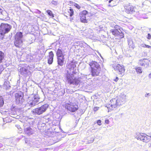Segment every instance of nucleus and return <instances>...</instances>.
I'll return each mask as SVG.
<instances>
[{
  "mask_svg": "<svg viewBox=\"0 0 151 151\" xmlns=\"http://www.w3.org/2000/svg\"><path fill=\"white\" fill-rule=\"evenodd\" d=\"M74 74L68 71L65 76L66 81L70 84L77 85L80 83V81L78 78L74 77Z\"/></svg>",
  "mask_w": 151,
  "mask_h": 151,
  "instance_id": "obj_1",
  "label": "nucleus"
},
{
  "mask_svg": "<svg viewBox=\"0 0 151 151\" xmlns=\"http://www.w3.org/2000/svg\"><path fill=\"white\" fill-rule=\"evenodd\" d=\"M12 26L8 24L1 23L0 25V37L3 39L6 34L8 33L12 28Z\"/></svg>",
  "mask_w": 151,
  "mask_h": 151,
  "instance_id": "obj_2",
  "label": "nucleus"
},
{
  "mask_svg": "<svg viewBox=\"0 0 151 151\" xmlns=\"http://www.w3.org/2000/svg\"><path fill=\"white\" fill-rule=\"evenodd\" d=\"M126 102L117 98L116 99H113L110 100V103L109 105L111 107V109H113L117 106H120L124 104Z\"/></svg>",
  "mask_w": 151,
  "mask_h": 151,
  "instance_id": "obj_3",
  "label": "nucleus"
},
{
  "mask_svg": "<svg viewBox=\"0 0 151 151\" xmlns=\"http://www.w3.org/2000/svg\"><path fill=\"white\" fill-rule=\"evenodd\" d=\"M22 33L19 32H17L15 37L14 44L17 47H20L22 45V38L23 37Z\"/></svg>",
  "mask_w": 151,
  "mask_h": 151,
  "instance_id": "obj_4",
  "label": "nucleus"
},
{
  "mask_svg": "<svg viewBox=\"0 0 151 151\" xmlns=\"http://www.w3.org/2000/svg\"><path fill=\"white\" fill-rule=\"evenodd\" d=\"M48 106V104H44L41 107L33 109L32 111V112L34 114L40 115L45 112L47 109Z\"/></svg>",
  "mask_w": 151,
  "mask_h": 151,
  "instance_id": "obj_5",
  "label": "nucleus"
},
{
  "mask_svg": "<svg viewBox=\"0 0 151 151\" xmlns=\"http://www.w3.org/2000/svg\"><path fill=\"white\" fill-rule=\"evenodd\" d=\"M135 137L137 139H139L145 142H148L151 139L150 136H149L145 134L137 133Z\"/></svg>",
  "mask_w": 151,
  "mask_h": 151,
  "instance_id": "obj_6",
  "label": "nucleus"
},
{
  "mask_svg": "<svg viewBox=\"0 0 151 151\" xmlns=\"http://www.w3.org/2000/svg\"><path fill=\"white\" fill-rule=\"evenodd\" d=\"M124 11L126 13L128 14H134L135 12L138 14L139 12H136L137 9L136 8L130 4H127L124 6Z\"/></svg>",
  "mask_w": 151,
  "mask_h": 151,
  "instance_id": "obj_7",
  "label": "nucleus"
},
{
  "mask_svg": "<svg viewBox=\"0 0 151 151\" xmlns=\"http://www.w3.org/2000/svg\"><path fill=\"white\" fill-rule=\"evenodd\" d=\"M65 108L68 111L74 112L76 111L78 109V106L76 104L74 105L71 103H67L66 104Z\"/></svg>",
  "mask_w": 151,
  "mask_h": 151,
  "instance_id": "obj_8",
  "label": "nucleus"
},
{
  "mask_svg": "<svg viewBox=\"0 0 151 151\" xmlns=\"http://www.w3.org/2000/svg\"><path fill=\"white\" fill-rule=\"evenodd\" d=\"M114 69L117 71L119 74L123 75L125 71L124 67L123 65H121L119 64L114 65L113 66Z\"/></svg>",
  "mask_w": 151,
  "mask_h": 151,
  "instance_id": "obj_9",
  "label": "nucleus"
},
{
  "mask_svg": "<svg viewBox=\"0 0 151 151\" xmlns=\"http://www.w3.org/2000/svg\"><path fill=\"white\" fill-rule=\"evenodd\" d=\"M32 99L31 101L29 103H28V105H29L31 107L35 106L38 104L39 100V98L38 97V95L32 94L31 95Z\"/></svg>",
  "mask_w": 151,
  "mask_h": 151,
  "instance_id": "obj_10",
  "label": "nucleus"
},
{
  "mask_svg": "<svg viewBox=\"0 0 151 151\" xmlns=\"http://www.w3.org/2000/svg\"><path fill=\"white\" fill-rule=\"evenodd\" d=\"M28 124H29L28 122L25 123L24 124V126L25 127H26ZM24 132L25 133L28 135H30L32 134L34 132V130L31 127H27L24 128Z\"/></svg>",
  "mask_w": 151,
  "mask_h": 151,
  "instance_id": "obj_11",
  "label": "nucleus"
},
{
  "mask_svg": "<svg viewBox=\"0 0 151 151\" xmlns=\"http://www.w3.org/2000/svg\"><path fill=\"white\" fill-rule=\"evenodd\" d=\"M87 11L84 10L81 12L79 13L80 21L81 22L84 23H87V20L86 18V15L87 14Z\"/></svg>",
  "mask_w": 151,
  "mask_h": 151,
  "instance_id": "obj_12",
  "label": "nucleus"
},
{
  "mask_svg": "<svg viewBox=\"0 0 151 151\" xmlns=\"http://www.w3.org/2000/svg\"><path fill=\"white\" fill-rule=\"evenodd\" d=\"M15 97L16 103L17 104H22L24 101L23 99V96L21 93H15Z\"/></svg>",
  "mask_w": 151,
  "mask_h": 151,
  "instance_id": "obj_13",
  "label": "nucleus"
},
{
  "mask_svg": "<svg viewBox=\"0 0 151 151\" xmlns=\"http://www.w3.org/2000/svg\"><path fill=\"white\" fill-rule=\"evenodd\" d=\"M138 64L139 65H141L145 68H147L149 66V61L146 59H141L139 61Z\"/></svg>",
  "mask_w": 151,
  "mask_h": 151,
  "instance_id": "obj_14",
  "label": "nucleus"
},
{
  "mask_svg": "<svg viewBox=\"0 0 151 151\" xmlns=\"http://www.w3.org/2000/svg\"><path fill=\"white\" fill-rule=\"evenodd\" d=\"M69 69L70 70L69 72L71 73L76 74V64L73 62H71L68 65Z\"/></svg>",
  "mask_w": 151,
  "mask_h": 151,
  "instance_id": "obj_15",
  "label": "nucleus"
},
{
  "mask_svg": "<svg viewBox=\"0 0 151 151\" xmlns=\"http://www.w3.org/2000/svg\"><path fill=\"white\" fill-rule=\"evenodd\" d=\"M89 65L91 69H95L101 68L100 65L96 62L94 61H92L89 63Z\"/></svg>",
  "mask_w": 151,
  "mask_h": 151,
  "instance_id": "obj_16",
  "label": "nucleus"
},
{
  "mask_svg": "<svg viewBox=\"0 0 151 151\" xmlns=\"http://www.w3.org/2000/svg\"><path fill=\"white\" fill-rule=\"evenodd\" d=\"M101 68L95 69H91V73L92 76H96L99 73Z\"/></svg>",
  "mask_w": 151,
  "mask_h": 151,
  "instance_id": "obj_17",
  "label": "nucleus"
},
{
  "mask_svg": "<svg viewBox=\"0 0 151 151\" xmlns=\"http://www.w3.org/2000/svg\"><path fill=\"white\" fill-rule=\"evenodd\" d=\"M57 62L58 65V67L59 68V66H62L63 65L65 60L64 56L61 57L57 58Z\"/></svg>",
  "mask_w": 151,
  "mask_h": 151,
  "instance_id": "obj_18",
  "label": "nucleus"
},
{
  "mask_svg": "<svg viewBox=\"0 0 151 151\" xmlns=\"http://www.w3.org/2000/svg\"><path fill=\"white\" fill-rule=\"evenodd\" d=\"M54 56V54L52 51H51L49 52L48 63L49 64H51L52 63L53 61Z\"/></svg>",
  "mask_w": 151,
  "mask_h": 151,
  "instance_id": "obj_19",
  "label": "nucleus"
},
{
  "mask_svg": "<svg viewBox=\"0 0 151 151\" xmlns=\"http://www.w3.org/2000/svg\"><path fill=\"white\" fill-rule=\"evenodd\" d=\"M56 55L57 58L61 57L64 56L65 55L63 53V51L61 49L58 48L56 51Z\"/></svg>",
  "mask_w": 151,
  "mask_h": 151,
  "instance_id": "obj_20",
  "label": "nucleus"
},
{
  "mask_svg": "<svg viewBox=\"0 0 151 151\" xmlns=\"http://www.w3.org/2000/svg\"><path fill=\"white\" fill-rule=\"evenodd\" d=\"M29 72V71L25 68H21L20 69V72L21 74L24 76H26Z\"/></svg>",
  "mask_w": 151,
  "mask_h": 151,
  "instance_id": "obj_21",
  "label": "nucleus"
},
{
  "mask_svg": "<svg viewBox=\"0 0 151 151\" xmlns=\"http://www.w3.org/2000/svg\"><path fill=\"white\" fill-rule=\"evenodd\" d=\"M126 96L124 93H122L120 95L117 97L118 98L121 100L122 101H124L126 102Z\"/></svg>",
  "mask_w": 151,
  "mask_h": 151,
  "instance_id": "obj_22",
  "label": "nucleus"
},
{
  "mask_svg": "<svg viewBox=\"0 0 151 151\" xmlns=\"http://www.w3.org/2000/svg\"><path fill=\"white\" fill-rule=\"evenodd\" d=\"M3 87L6 90L9 89L10 87L9 82L8 81H5L4 83Z\"/></svg>",
  "mask_w": 151,
  "mask_h": 151,
  "instance_id": "obj_23",
  "label": "nucleus"
},
{
  "mask_svg": "<svg viewBox=\"0 0 151 151\" xmlns=\"http://www.w3.org/2000/svg\"><path fill=\"white\" fill-rule=\"evenodd\" d=\"M112 34L115 36H117L119 33V31L118 30L111 29L110 30Z\"/></svg>",
  "mask_w": 151,
  "mask_h": 151,
  "instance_id": "obj_24",
  "label": "nucleus"
},
{
  "mask_svg": "<svg viewBox=\"0 0 151 151\" xmlns=\"http://www.w3.org/2000/svg\"><path fill=\"white\" fill-rule=\"evenodd\" d=\"M4 54L1 51H0V63H2L4 60Z\"/></svg>",
  "mask_w": 151,
  "mask_h": 151,
  "instance_id": "obj_25",
  "label": "nucleus"
},
{
  "mask_svg": "<svg viewBox=\"0 0 151 151\" xmlns=\"http://www.w3.org/2000/svg\"><path fill=\"white\" fill-rule=\"evenodd\" d=\"M116 1V0H109V4L108 6L109 7H113L116 5L114 4V2Z\"/></svg>",
  "mask_w": 151,
  "mask_h": 151,
  "instance_id": "obj_26",
  "label": "nucleus"
},
{
  "mask_svg": "<svg viewBox=\"0 0 151 151\" xmlns=\"http://www.w3.org/2000/svg\"><path fill=\"white\" fill-rule=\"evenodd\" d=\"M135 69L136 72L138 74H140L142 73V69L140 67H136Z\"/></svg>",
  "mask_w": 151,
  "mask_h": 151,
  "instance_id": "obj_27",
  "label": "nucleus"
},
{
  "mask_svg": "<svg viewBox=\"0 0 151 151\" xmlns=\"http://www.w3.org/2000/svg\"><path fill=\"white\" fill-rule=\"evenodd\" d=\"M68 12L70 16L72 17L74 14V11L73 9L70 8L68 10Z\"/></svg>",
  "mask_w": 151,
  "mask_h": 151,
  "instance_id": "obj_28",
  "label": "nucleus"
},
{
  "mask_svg": "<svg viewBox=\"0 0 151 151\" xmlns=\"http://www.w3.org/2000/svg\"><path fill=\"white\" fill-rule=\"evenodd\" d=\"M47 12L50 16L52 17H54V15L51 10H47Z\"/></svg>",
  "mask_w": 151,
  "mask_h": 151,
  "instance_id": "obj_29",
  "label": "nucleus"
},
{
  "mask_svg": "<svg viewBox=\"0 0 151 151\" xmlns=\"http://www.w3.org/2000/svg\"><path fill=\"white\" fill-rule=\"evenodd\" d=\"M128 45H129L130 47H132L133 45V43L132 40H128Z\"/></svg>",
  "mask_w": 151,
  "mask_h": 151,
  "instance_id": "obj_30",
  "label": "nucleus"
},
{
  "mask_svg": "<svg viewBox=\"0 0 151 151\" xmlns=\"http://www.w3.org/2000/svg\"><path fill=\"white\" fill-rule=\"evenodd\" d=\"M4 104V101L1 97L0 96V108L3 106Z\"/></svg>",
  "mask_w": 151,
  "mask_h": 151,
  "instance_id": "obj_31",
  "label": "nucleus"
},
{
  "mask_svg": "<svg viewBox=\"0 0 151 151\" xmlns=\"http://www.w3.org/2000/svg\"><path fill=\"white\" fill-rule=\"evenodd\" d=\"M121 32H119V33L118 34V36H119V37L120 38H122L124 37V35L123 32L121 31Z\"/></svg>",
  "mask_w": 151,
  "mask_h": 151,
  "instance_id": "obj_32",
  "label": "nucleus"
},
{
  "mask_svg": "<svg viewBox=\"0 0 151 151\" xmlns=\"http://www.w3.org/2000/svg\"><path fill=\"white\" fill-rule=\"evenodd\" d=\"M114 29L117 30H118V29H119L120 30V31H121V28L120 27H119V26L118 25H116L114 26Z\"/></svg>",
  "mask_w": 151,
  "mask_h": 151,
  "instance_id": "obj_33",
  "label": "nucleus"
},
{
  "mask_svg": "<svg viewBox=\"0 0 151 151\" xmlns=\"http://www.w3.org/2000/svg\"><path fill=\"white\" fill-rule=\"evenodd\" d=\"M73 6L78 9H80L81 8V7L80 6L75 3H74Z\"/></svg>",
  "mask_w": 151,
  "mask_h": 151,
  "instance_id": "obj_34",
  "label": "nucleus"
},
{
  "mask_svg": "<svg viewBox=\"0 0 151 151\" xmlns=\"http://www.w3.org/2000/svg\"><path fill=\"white\" fill-rule=\"evenodd\" d=\"M51 3L54 5L56 6L58 4V2L56 1L52 0L51 2Z\"/></svg>",
  "mask_w": 151,
  "mask_h": 151,
  "instance_id": "obj_35",
  "label": "nucleus"
},
{
  "mask_svg": "<svg viewBox=\"0 0 151 151\" xmlns=\"http://www.w3.org/2000/svg\"><path fill=\"white\" fill-rule=\"evenodd\" d=\"M101 121L100 120H98L97 121L96 123L99 125H101Z\"/></svg>",
  "mask_w": 151,
  "mask_h": 151,
  "instance_id": "obj_36",
  "label": "nucleus"
},
{
  "mask_svg": "<svg viewBox=\"0 0 151 151\" xmlns=\"http://www.w3.org/2000/svg\"><path fill=\"white\" fill-rule=\"evenodd\" d=\"M3 70V66L2 65H0V74L1 73V72Z\"/></svg>",
  "mask_w": 151,
  "mask_h": 151,
  "instance_id": "obj_37",
  "label": "nucleus"
},
{
  "mask_svg": "<svg viewBox=\"0 0 151 151\" xmlns=\"http://www.w3.org/2000/svg\"><path fill=\"white\" fill-rule=\"evenodd\" d=\"M35 12L39 14H40L41 13V12L39 10H38V9H36V10H35Z\"/></svg>",
  "mask_w": 151,
  "mask_h": 151,
  "instance_id": "obj_38",
  "label": "nucleus"
},
{
  "mask_svg": "<svg viewBox=\"0 0 151 151\" xmlns=\"http://www.w3.org/2000/svg\"><path fill=\"white\" fill-rule=\"evenodd\" d=\"M57 116H55L56 119H59V118L60 117V115L59 114L57 113Z\"/></svg>",
  "mask_w": 151,
  "mask_h": 151,
  "instance_id": "obj_39",
  "label": "nucleus"
},
{
  "mask_svg": "<svg viewBox=\"0 0 151 151\" xmlns=\"http://www.w3.org/2000/svg\"><path fill=\"white\" fill-rule=\"evenodd\" d=\"M57 116H55L56 119H59V118L60 117V115L59 114L57 113Z\"/></svg>",
  "mask_w": 151,
  "mask_h": 151,
  "instance_id": "obj_40",
  "label": "nucleus"
},
{
  "mask_svg": "<svg viewBox=\"0 0 151 151\" xmlns=\"http://www.w3.org/2000/svg\"><path fill=\"white\" fill-rule=\"evenodd\" d=\"M123 115V113H121V114H119L118 115H116V116H119V118H120L122 117V116Z\"/></svg>",
  "mask_w": 151,
  "mask_h": 151,
  "instance_id": "obj_41",
  "label": "nucleus"
},
{
  "mask_svg": "<svg viewBox=\"0 0 151 151\" xmlns=\"http://www.w3.org/2000/svg\"><path fill=\"white\" fill-rule=\"evenodd\" d=\"M151 38V35H150V34H149V33L148 34L147 38L148 39H150Z\"/></svg>",
  "mask_w": 151,
  "mask_h": 151,
  "instance_id": "obj_42",
  "label": "nucleus"
},
{
  "mask_svg": "<svg viewBox=\"0 0 151 151\" xmlns=\"http://www.w3.org/2000/svg\"><path fill=\"white\" fill-rule=\"evenodd\" d=\"M145 46H146V44H141L140 45V46L141 47H145Z\"/></svg>",
  "mask_w": 151,
  "mask_h": 151,
  "instance_id": "obj_43",
  "label": "nucleus"
},
{
  "mask_svg": "<svg viewBox=\"0 0 151 151\" xmlns=\"http://www.w3.org/2000/svg\"><path fill=\"white\" fill-rule=\"evenodd\" d=\"M145 47L147 48H151V46H150L146 45Z\"/></svg>",
  "mask_w": 151,
  "mask_h": 151,
  "instance_id": "obj_44",
  "label": "nucleus"
},
{
  "mask_svg": "<svg viewBox=\"0 0 151 151\" xmlns=\"http://www.w3.org/2000/svg\"><path fill=\"white\" fill-rule=\"evenodd\" d=\"M105 122L106 124H109V120H105Z\"/></svg>",
  "mask_w": 151,
  "mask_h": 151,
  "instance_id": "obj_45",
  "label": "nucleus"
},
{
  "mask_svg": "<svg viewBox=\"0 0 151 151\" xmlns=\"http://www.w3.org/2000/svg\"><path fill=\"white\" fill-rule=\"evenodd\" d=\"M118 79L119 78L118 77H116V78L114 79V81L116 82H117L118 81Z\"/></svg>",
  "mask_w": 151,
  "mask_h": 151,
  "instance_id": "obj_46",
  "label": "nucleus"
},
{
  "mask_svg": "<svg viewBox=\"0 0 151 151\" xmlns=\"http://www.w3.org/2000/svg\"><path fill=\"white\" fill-rule=\"evenodd\" d=\"M46 119H47L48 121L47 122H48L50 120V118H48L47 116H46L45 118Z\"/></svg>",
  "mask_w": 151,
  "mask_h": 151,
  "instance_id": "obj_47",
  "label": "nucleus"
},
{
  "mask_svg": "<svg viewBox=\"0 0 151 151\" xmlns=\"http://www.w3.org/2000/svg\"><path fill=\"white\" fill-rule=\"evenodd\" d=\"M98 108H99V107H95L94 108V110L95 111H97V110H98Z\"/></svg>",
  "mask_w": 151,
  "mask_h": 151,
  "instance_id": "obj_48",
  "label": "nucleus"
},
{
  "mask_svg": "<svg viewBox=\"0 0 151 151\" xmlns=\"http://www.w3.org/2000/svg\"><path fill=\"white\" fill-rule=\"evenodd\" d=\"M150 96V95L149 93H147V94H145V96L146 97H147V96Z\"/></svg>",
  "mask_w": 151,
  "mask_h": 151,
  "instance_id": "obj_49",
  "label": "nucleus"
},
{
  "mask_svg": "<svg viewBox=\"0 0 151 151\" xmlns=\"http://www.w3.org/2000/svg\"><path fill=\"white\" fill-rule=\"evenodd\" d=\"M92 140L91 141H90V142H89V143H91L93 142L94 140V139L92 138Z\"/></svg>",
  "mask_w": 151,
  "mask_h": 151,
  "instance_id": "obj_50",
  "label": "nucleus"
},
{
  "mask_svg": "<svg viewBox=\"0 0 151 151\" xmlns=\"http://www.w3.org/2000/svg\"><path fill=\"white\" fill-rule=\"evenodd\" d=\"M148 146L149 147H150L151 148V143H150L148 144Z\"/></svg>",
  "mask_w": 151,
  "mask_h": 151,
  "instance_id": "obj_51",
  "label": "nucleus"
},
{
  "mask_svg": "<svg viewBox=\"0 0 151 151\" xmlns=\"http://www.w3.org/2000/svg\"><path fill=\"white\" fill-rule=\"evenodd\" d=\"M2 14V9H0V15Z\"/></svg>",
  "mask_w": 151,
  "mask_h": 151,
  "instance_id": "obj_52",
  "label": "nucleus"
},
{
  "mask_svg": "<svg viewBox=\"0 0 151 151\" xmlns=\"http://www.w3.org/2000/svg\"><path fill=\"white\" fill-rule=\"evenodd\" d=\"M149 78H151V73L149 74Z\"/></svg>",
  "mask_w": 151,
  "mask_h": 151,
  "instance_id": "obj_53",
  "label": "nucleus"
},
{
  "mask_svg": "<svg viewBox=\"0 0 151 151\" xmlns=\"http://www.w3.org/2000/svg\"><path fill=\"white\" fill-rule=\"evenodd\" d=\"M2 145L1 143H0V147H2Z\"/></svg>",
  "mask_w": 151,
  "mask_h": 151,
  "instance_id": "obj_54",
  "label": "nucleus"
},
{
  "mask_svg": "<svg viewBox=\"0 0 151 151\" xmlns=\"http://www.w3.org/2000/svg\"><path fill=\"white\" fill-rule=\"evenodd\" d=\"M150 137H151V133L150 134Z\"/></svg>",
  "mask_w": 151,
  "mask_h": 151,
  "instance_id": "obj_55",
  "label": "nucleus"
}]
</instances>
